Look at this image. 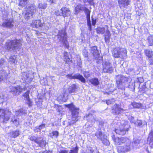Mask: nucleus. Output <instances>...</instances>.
I'll return each mask as SVG.
<instances>
[{
    "label": "nucleus",
    "instance_id": "nucleus-1",
    "mask_svg": "<svg viewBox=\"0 0 153 153\" xmlns=\"http://www.w3.org/2000/svg\"><path fill=\"white\" fill-rule=\"evenodd\" d=\"M66 106L69 108L71 111L72 118L70 122L71 124H73L80 118L79 116V108L76 107L73 104L67 105Z\"/></svg>",
    "mask_w": 153,
    "mask_h": 153
},
{
    "label": "nucleus",
    "instance_id": "nucleus-2",
    "mask_svg": "<svg viewBox=\"0 0 153 153\" xmlns=\"http://www.w3.org/2000/svg\"><path fill=\"white\" fill-rule=\"evenodd\" d=\"M7 48L8 49H12L16 50H19L22 46V42L21 40L15 39L14 40H8L6 43Z\"/></svg>",
    "mask_w": 153,
    "mask_h": 153
},
{
    "label": "nucleus",
    "instance_id": "nucleus-3",
    "mask_svg": "<svg viewBox=\"0 0 153 153\" xmlns=\"http://www.w3.org/2000/svg\"><path fill=\"white\" fill-rule=\"evenodd\" d=\"M57 36L59 40L60 41H62L65 47L68 48L69 46L67 40L66 33L64 30L59 31Z\"/></svg>",
    "mask_w": 153,
    "mask_h": 153
},
{
    "label": "nucleus",
    "instance_id": "nucleus-4",
    "mask_svg": "<svg viewBox=\"0 0 153 153\" xmlns=\"http://www.w3.org/2000/svg\"><path fill=\"white\" fill-rule=\"evenodd\" d=\"M11 115V113L8 110L0 109V119L3 122L7 121Z\"/></svg>",
    "mask_w": 153,
    "mask_h": 153
},
{
    "label": "nucleus",
    "instance_id": "nucleus-5",
    "mask_svg": "<svg viewBox=\"0 0 153 153\" xmlns=\"http://www.w3.org/2000/svg\"><path fill=\"white\" fill-rule=\"evenodd\" d=\"M102 65V71L104 73L111 74L113 72L114 68L113 66L108 61L103 62Z\"/></svg>",
    "mask_w": 153,
    "mask_h": 153
},
{
    "label": "nucleus",
    "instance_id": "nucleus-6",
    "mask_svg": "<svg viewBox=\"0 0 153 153\" xmlns=\"http://www.w3.org/2000/svg\"><path fill=\"white\" fill-rule=\"evenodd\" d=\"M27 9L25 14V18L26 20H28L32 17L36 11V7L34 5H31Z\"/></svg>",
    "mask_w": 153,
    "mask_h": 153
},
{
    "label": "nucleus",
    "instance_id": "nucleus-7",
    "mask_svg": "<svg viewBox=\"0 0 153 153\" xmlns=\"http://www.w3.org/2000/svg\"><path fill=\"white\" fill-rule=\"evenodd\" d=\"M33 73L32 71L25 72L22 74V79L23 81L27 83L31 82L33 77Z\"/></svg>",
    "mask_w": 153,
    "mask_h": 153
},
{
    "label": "nucleus",
    "instance_id": "nucleus-8",
    "mask_svg": "<svg viewBox=\"0 0 153 153\" xmlns=\"http://www.w3.org/2000/svg\"><path fill=\"white\" fill-rule=\"evenodd\" d=\"M131 144H126L123 146H119L117 147L118 152L126 153L130 152L131 148Z\"/></svg>",
    "mask_w": 153,
    "mask_h": 153
},
{
    "label": "nucleus",
    "instance_id": "nucleus-9",
    "mask_svg": "<svg viewBox=\"0 0 153 153\" xmlns=\"http://www.w3.org/2000/svg\"><path fill=\"white\" fill-rule=\"evenodd\" d=\"M67 78L70 79H78L82 83H85L86 80L83 76L79 74H77L74 75L72 74H68L66 76Z\"/></svg>",
    "mask_w": 153,
    "mask_h": 153
},
{
    "label": "nucleus",
    "instance_id": "nucleus-10",
    "mask_svg": "<svg viewBox=\"0 0 153 153\" xmlns=\"http://www.w3.org/2000/svg\"><path fill=\"white\" fill-rule=\"evenodd\" d=\"M26 89V88H23L19 85H18L16 87H11L10 88V91L12 93L13 95H18Z\"/></svg>",
    "mask_w": 153,
    "mask_h": 153
},
{
    "label": "nucleus",
    "instance_id": "nucleus-11",
    "mask_svg": "<svg viewBox=\"0 0 153 153\" xmlns=\"http://www.w3.org/2000/svg\"><path fill=\"white\" fill-rule=\"evenodd\" d=\"M90 11L88 8H86L85 9V13L86 15L87 24L88 26V29L90 31L92 30L91 22L90 19Z\"/></svg>",
    "mask_w": 153,
    "mask_h": 153
},
{
    "label": "nucleus",
    "instance_id": "nucleus-12",
    "mask_svg": "<svg viewBox=\"0 0 153 153\" xmlns=\"http://www.w3.org/2000/svg\"><path fill=\"white\" fill-rule=\"evenodd\" d=\"M128 78L125 76L118 75L116 77L117 84H125L128 81Z\"/></svg>",
    "mask_w": 153,
    "mask_h": 153
},
{
    "label": "nucleus",
    "instance_id": "nucleus-13",
    "mask_svg": "<svg viewBox=\"0 0 153 153\" xmlns=\"http://www.w3.org/2000/svg\"><path fill=\"white\" fill-rule=\"evenodd\" d=\"M8 71L7 70H0V82L7 79L8 76Z\"/></svg>",
    "mask_w": 153,
    "mask_h": 153
},
{
    "label": "nucleus",
    "instance_id": "nucleus-14",
    "mask_svg": "<svg viewBox=\"0 0 153 153\" xmlns=\"http://www.w3.org/2000/svg\"><path fill=\"white\" fill-rule=\"evenodd\" d=\"M131 1L130 0H119L118 3L120 7L126 8L130 4Z\"/></svg>",
    "mask_w": 153,
    "mask_h": 153
},
{
    "label": "nucleus",
    "instance_id": "nucleus-15",
    "mask_svg": "<svg viewBox=\"0 0 153 153\" xmlns=\"http://www.w3.org/2000/svg\"><path fill=\"white\" fill-rule=\"evenodd\" d=\"M122 110L123 109L120 107L119 105L115 104L113 106L112 113L115 115L118 114H119Z\"/></svg>",
    "mask_w": 153,
    "mask_h": 153
},
{
    "label": "nucleus",
    "instance_id": "nucleus-16",
    "mask_svg": "<svg viewBox=\"0 0 153 153\" xmlns=\"http://www.w3.org/2000/svg\"><path fill=\"white\" fill-rule=\"evenodd\" d=\"M130 118H131V122L134 123L135 126L140 127L142 125H143L142 126H143L145 125L146 126H147V123L146 122H145L142 123L141 120H137V122H134V118L132 117H131Z\"/></svg>",
    "mask_w": 153,
    "mask_h": 153
},
{
    "label": "nucleus",
    "instance_id": "nucleus-17",
    "mask_svg": "<svg viewBox=\"0 0 153 153\" xmlns=\"http://www.w3.org/2000/svg\"><path fill=\"white\" fill-rule=\"evenodd\" d=\"M39 146L44 147L46 144V142L45 139L42 137H38V140L36 143Z\"/></svg>",
    "mask_w": 153,
    "mask_h": 153
},
{
    "label": "nucleus",
    "instance_id": "nucleus-18",
    "mask_svg": "<svg viewBox=\"0 0 153 153\" xmlns=\"http://www.w3.org/2000/svg\"><path fill=\"white\" fill-rule=\"evenodd\" d=\"M31 25L33 27L38 28L39 27H41L43 25V24L39 20H37L33 21Z\"/></svg>",
    "mask_w": 153,
    "mask_h": 153
},
{
    "label": "nucleus",
    "instance_id": "nucleus-19",
    "mask_svg": "<svg viewBox=\"0 0 153 153\" xmlns=\"http://www.w3.org/2000/svg\"><path fill=\"white\" fill-rule=\"evenodd\" d=\"M13 22L11 20H7L3 22L1 26L8 28H10L13 26L12 24Z\"/></svg>",
    "mask_w": 153,
    "mask_h": 153
},
{
    "label": "nucleus",
    "instance_id": "nucleus-20",
    "mask_svg": "<svg viewBox=\"0 0 153 153\" xmlns=\"http://www.w3.org/2000/svg\"><path fill=\"white\" fill-rule=\"evenodd\" d=\"M29 91H27L23 94V96L24 97V99L26 100V103L28 104L29 106H30L32 105V102L29 98Z\"/></svg>",
    "mask_w": 153,
    "mask_h": 153
},
{
    "label": "nucleus",
    "instance_id": "nucleus-21",
    "mask_svg": "<svg viewBox=\"0 0 153 153\" xmlns=\"http://www.w3.org/2000/svg\"><path fill=\"white\" fill-rule=\"evenodd\" d=\"M60 11L62 12V14L65 17L70 16L71 12L68 8L66 7H63L60 10Z\"/></svg>",
    "mask_w": 153,
    "mask_h": 153
},
{
    "label": "nucleus",
    "instance_id": "nucleus-22",
    "mask_svg": "<svg viewBox=\"0 0 153 153\" xmlns=\"http://www.w3.org/2000/svg\"><path fill=\"white\" fill-rule=\"evenodd\" d=\"M126 131H127L126 129H125L124 128L121 126L115 130V132L116 134L121 135H124Z\"/></svg>",
    "mask_w": 153,
    "mask_h": 153
},
{
    "label": "nucleus",
    "instance_id": "nucleus-23",
    "mask_svg": "<svg viewBox=\"0 0 153 153\" xmlns=\"http://www.w3.org/2000/svg\"><path fill=\"white\" fill-rule=\"evenodd\" d=\"M78 87L75 84H73L70 86L68 88L69 92L70 94H74L76 93L77 91Z\"/></svg>",
    "mask_w": 153,
    "mask_h": 153
},
{
    "label": "nucleus",
    "instance_id": "nucleus-24",
    "mask_svg": "<svg viewBox=\"0 0 153 153\" xmlns=\"http://www.w3.org/2000/svg\"><path fill=\"white\" fill-rule=\"evenodd\" d=\"M90 50L91 53L93 54L94 57L96 56V57L97 58V56L98 57V56L100 55L98 51L97 50V48L96 46H94L92 47H91Z\"/></svg>",
    "mask_w": 153,
    "mask_h": 153
},
{
    "label": "nucleus",
    "instance_id": "nucleus-25",
    "mask_svg": "<svg viewBox=\"0 0 153 153\" xmlns=\"http://www.w3.org/2000/svg\"><path fill=\"white\" fill-rule=\"evenodd\" d=\"M148 142H149L150 147L153 148V131L150 132L149 134Z\"/></svg>",
    "mask_w": 153,
    "mask_h": 153
},
{
    "label": "nucleus",
    "instance_id": "nucleus-26",
    "mask_svg": "<svg viewBox=\"0 0 153 153\" xmlns=\"http://www.w3.org/2000/svg\"><path fill=\"white\" fill-rule=\"evenodd\" d=\"M120 57L123 59H126L127 57V51L125 48H120Z\"/></svg>",
    "mask_w": 153,
    "mask_h": 153
},
{
    "label": "nucleus",
    "instance_id": "nucleus-27",
    "mask_svg": "<svg viewBox=\"0 0 153 153\" xmlns=\"http://www.w3.org/2000/svg\"><path fill=\"white\" fill-rule=\"evenodd\" d=\"M120 48H115L113 50L112 52V55L115 58H118L120 57Z\"/></svg>",
    "mask_w": 153,
    "mask_h": 153
},
{
    "label": "nucleus",
    "instance_id": "nucleus-28",
    "mask_svg": "<svg viewBox=\"0 0 153 153\" xmlns=\"http://www.w3.org/2000/svg\"><path fill=\"white\" fill-rule=\"evenodd\" d=\"M68 95L65 93L62 94L61 95L57 97L58 100L65 102L68 99Z\"/></svg>",
    "mask_w": 153,
    "mask_h": 153
},
{
    "label": "nucleus",
    "instance_id": "nucleus-29",
    "mask_svg": "<svg viewBox=\"0 0 153 153\" xmlns=\"http://www.w3.org/2000/svg\"><path fill=\"white\" fill-rule=\"evenodd\" d=\"M95 135L98 139L100 140H102V138L105 136L104 134L101 132L100 130L96 132Z\"/></svg>",
    "mask_w": 153,
    "mask_h": 153
},
{
    "label": "nucleus",
    "instance_id": "nucleus-30",
    "mask_svg": "<svg viewBox=\"0 0 153 153\" xmlns=\"http://www.w3.org/2000/svg\"><path fill=\"white\" fill-rule=\"evenodd\" d=\"M121 126L124 128L127 131H128L129 125L128 124V123L126 121L123 120L121 121Z\"/></svg>",
    "mask_w": 153,
    "mask_h": 153
},
{
    "label": "nucleus",
    "instance_id": "nucleus-31",
    "mask_svg": "<svg viewBox=\"0 0 153 153\" xmlns=\"http://www.w3.org/2000/svg\"><path fill=\"white\" fill-rule=\"evenodd\" d=\"M9 136L11 138H15L18 137L19 134V131L16 130L11 132L9 134Z\"/></svg>",
    "mask_w": 153,
    "mask_h": 153
},
{
    "label": "nucleus",
    "instance_id": "nucleus-32",
    "mask_svg": "<svg viewBox=\"0 0 153 153\" xmlns=\"http://www.w3.org/2000/svg\"><path fill=\"white\" fill-rule=\"evenodd\" d=\"M120 140L122 142V144H124L125 145L126 144H131V141L126 137H121L120 138Z\"/></svg>",
    "mask_w": 153,
    "mask_h": 153
},
{
    "label": "nucleus",
    "instance_id": "nucleus-33",
    "mask_svg": "<svg viewBox=\"0 0 153 153\" xmlns=\"http://www.w3.org/2000/svg\"><path fill=\"white\" fill-rule=\"evenodd\" d=\"M90 82L92 85L95 86H97L99 84V81L97 78H92L89 80Z\"/></svg>",
    "mask_w": 153,
    "mask_h": 153
},
{
    "label": "nucleus",
    "instance_id": "nucleus-34",
    "mask_svg": "<svg viewBox=\"0 0 153 153\" xmlns=\"http://www.w3.org/2000/svg\"><path fill=\"white\" fill-rule=\"evenodd\" d=\"M144 52L146 56L149 58L152 57L153 55V52L151 50L146 49L145 50Z\"/></svg>",
    "mask_w": 153,
    "mask_h": 153
},
{
    "label": "nucleus",
    "instance_id": "nucleus-35",
    "mask_svg": "<svg viewBox=\"0 0 153 153\" xmlns=\"http://www.w3.org/2000/svg\"><path fill=\"white\" fill-rule=\"evenodd\" d=\"M26 114V111L23 109H21L16 111L15 114L16 115H22Z\"/></svg>",
    "mask_w": 153,
    "mask_h": 153
},
{
    "label": "nucleus",
    "instance_id": "nucleus-36",
    "mask_svg": "<svg viewBox=\"0 0 153 153\" xmlns=\"http://www.w3.org/2000/svg\"><path fill=\"white\" fill-rule=\"evenodd\" d=\"M86 118L88 121L91 122L92 123H94L95 120L94 119V116L92 114H89L88 116L86 117Z\"/></svg>",
    "mask_w": 153,
    "mask_h": 153
},
{
    "label": "nucleus",
    "instance_id": "nucleus-37",
    "mask_svg": "<svg viewBox=\"0 0 153 153\" xmlns=\"http://www.w3.org/2000/svg\"><path fill=\"white\" fill-rule=\"evenodd\" d=\"M84 10V7L81 4H78L75 8V14H77L78 13L79 11L83 10Z\"/></svg>",
    "mask_w": 153,
    "mask_h": 153
},
{
    "label": "nucleus",
    "instance_id": "nucleus-38",
    "mask_svg": "<svg viewBox=\"0 0 153 153\" xmlns=\"http://www.w3.org/2000/svg\"><path fill=\"white\" fill-rule=\"evenodd\" d=\"M113 137H114V136L112 138L113 139L115 144L117 145H121L122 144V142L120 140V138L117 137L114 139Z\"/></svg>",
    "mask_w": 153,
    "mask_h": 153
},
{
    "label": "nucleus",
    "instance_id": "nucleus-39",
    "mask_svg": "<svg viewBox=\"0 0 153 153\" xmlns=\"http://www.w3.org/2000/svg\"><path fill=\"white\" fill-rule=\"evenodd\" d=\"M64 56L65 61L66 62V63L68 64V62L70 60V59L67 52H64Z\"/></svg>",
    "mask_w": 153,
    "mask_h": 153
},
{
    "label": "nucleus",
    "instance_id": "nucleus-40",
    "mask_svg": "<svg viewBox=\"0 0 153 153\" xmlns=\"http://www.w3.org/2000/svg\"><path fill=\"white\" fill-rule=\"evenodd\" d=\"M59 135V132L57 131H52L51 133H50L49 136L51 138H53L54 137H57Z\"/></svg>",
    "mask_w": 153,
    "mask_h": 153
},
{
    "label": "nucleus",
    "instance_id": "nucleus-41",
    "mask_svg": "<svg viewBox=\"0 0 153 153\" xmlns=\"http://www.w3.org/2000/svg\"><path fill=\"white\" fill-rule=\"evenodd\" d=\"M97 33L102 34L105 32V29L104 27H98L97 30Z\"/></svg>",
    "mask_w": 153,
    "mask_h": 153
},
{
    "label": "nucleus",
    "instance_id": "nucleus-42",
    "mask_svg": "<svg viewBox=\"0 0 153 153\" xmlns=\"http://www.w3.org/2000/svg\"><path fill=\"white\" fill-rule=\"evenodd\" d=\"M132 105L134 108H141L142 105L139 103L133 102L132 103Z\"/></svg>",
    "mask_w": 153,
    "mask_h": 153
},
{
    "label": "nucleus",
    "instance_id": "nucleus-43",
    "mask_svg": "<svg viewBox=\"0 0 153 153\" xmlns=\"http://www.w3.org/2000/svg\"><path fill=\"white\" fill-rule=\"evenodd\" d=\"M38 8L40 9H45L47 7V4L45 3H40L39 4Z\"/></svg>",
    "mask_w": 153,
    "mask_h": 153
},
{
    "label": "nucleus",
    "instance_id": "nucleus-44",
    "mask_svg": "<svg viewBox=\"0 0 153 153\" xmlns=\"http://www.w3.org/2000/svg\"><path fill=\"white\" fill-rule=\"evenodd\" d=\"M16 57L15 56H11L10 58L8 60L9 62H10L16 64L17 62L16 60Z\"/></svg>",
    "mask_w": 153,
    "mask_h": 153
},
{
    "label": "nucleus",
    "instance_id": "nucleus-45",
    "mask_svg": "<svg viewBox=\"0 0 153 153\" xmlns=\"http://www.w3.org/2000/svg\"><path fill=\"white\" fill-rule=\"evenodd\" d=\"M148 40L149 45H153V36H149L148 38Z\"/></svg>",
    "mask_w": 153,
    "mask_h": 153
},
{
    "label": "nucleus",
    "instance_id": "nucleus-46",
    "mask_svg": "<svg viewBox=\"0 0 153 153\" xmlns=\"http://www.w3.org/2000/svg\"><path fill=\"white\" fill-rule=\"evenodd\" d=\"M101 140L102 141V143L105 145H108L110 144L109 140L105 139V136Z\"/></svg>",
    "mask_w": 153,
    "mask_h": 153
},
{
    "label": "nucleus",
    "instance_id": "nucleus-47",
    "mask_svg": "<svg viewBox=\"0 0 153 153\" xmlns=\"http://www.w3.org/2000/svg\"><path fill=\"white\" fill-rule=\"evenodd\" d=\"M96 56H94V58H95V59H96V62L97 63H99L102 62V58L100 56H98V57L97 56V57L96 58Z\"/></svg>",
    "mask_w": 153,
    "mask_h": 153
},
{
    "label": "nucleus",
    "instance_id": "nucleus-48",
    "mask_svg": "<svg viewBox=\"0 0 153 153\" xmlns=\"http://www.w3.org/2000/svg\"><path fill=\"white\" fill-rule=\"evenodd\" d=\"M11 121L16 126H18L19 124V121L17 120V118H16L15 117L12 118Z\"/></svg>",
    "mask_w": 153,
    "mask_h": 153
},
{
    "label": "nucleus",
    "instance_id": "nucleus-49",
    "mask_svg": "<svg viewBox=\"0 0 153 153\" xmlns=\"http://www.w3.org/2000/svg\"><path fill=\"white\" fill-rule=\"evenodd\" d=\"M78 148L76 146L75 148L70 150L69 153H77L78 152Z\"/></svg>",
    "mask_w": 153,
    "mask_h": 153
},
{
    "label": "nucleus",
    "instance_id": "nucleus-50",
    "mask_svg": "<svg viewBox=\"0 0 153 153\" xmlns=\"http://www.w3.org/2000/svg\"><path fill=\"white\" fill-rule=\"evenodd\" d=\"M125 84H117V87L119 89H123L125 88Z\"/></svg>",
    "mask_w": 153,
    "mask_h": 153
},
{
    "label": "nucleus",
    "instance_id": "nucleus-51",
    "mask_svg": "<svg viewBox=\"0 0 153 153\" xmlns=\"http://www.w3.org/2000/svg\"><path fill=\"white\" fill-rule=\"evenodd\" d=\"M29 138L31 140L35 143H36L38 140V138H37L36 137L34 136H30L29 137Z\"/></svg>",
    "mask_w": 153,
    "mask_h": 153
},
{
    "label": "nucleus",
    "instance_id": "nucleus-52",
    "mask_svg": "<svg viewBox=\"0 0 153 153\" xmlns=\"http://www.w3.org/2000/svg\"><path fill=\"white\" fill-rule=\"evenodd\" d=\"M106 103L108 105H109L113 102H114L115 101V100L114 98H112L111 99H109L108 100H106Z\"/></svg>",
    "mask_w": 153,
    "mask_h": 153
},
{
    "label": "nucleus",
    "instance_id": "nucleus-53",
    "mask_svg": "<svg viewBox=\"0 0 153 153\" xmlns=\"http://www.w3.org/2000/svg\"><path fill=\"white\" fill-rule=\"evenodd\" d=\"M83 75L86 78H88L90 76L89 73L88 72L85 71L83 72Z\"/></svg>",
    "mask_w": 153,
    "mask_h": 153
},
{
    "label": "nucleus",
    "instance_id": "nucleus-54",
    "mask_svg": "<svg viewBox=\"0 0 153 153\" xmlns=\"http://www.w3.org/2000/svg\"><path fill=\"white\" fill-rule=\"evenodd\" d=\"M5 61L4 59H0V67H2L4 64Z\"/></svg>",
    "mask_w": 153,
    "mask_h": 153
},
{
    "label": "nucleus",
    "instance_id": "nucleus-55",
    "mask_svg": "<svg viewBox=\"0 0 153 153\" xmlns=\"http://www.w3.org/2000/svg\"><path fill=\"white\" fill-rule=\"evenodd\" d=\"M55 14L57 16H61L62 15V12L60 11V10H56V11H55Z\"/></svg>",
    "mask_w": 153,
    "mask_h": 153
},
{
    "label": "nucleus",
    "instance_id": "nucleus-56",
    "mask_svg": "<svg viewBox=\"0 0 153 153\" xmlns=\"http://www.w3.org/2000/svg\"><path fill=\"white\" fill-rule=\"evenodd\" d=\"M146 88H140L139 90V92L141 93H145Z\"/></svg>",
    "mask_w": 153,
    "mask_h": 153
},
{
    "label": "nucleus",
    "instance_id": "nucleus-57",
    "mask_svg": "<svg viewBox=\"0 0 153 153\" xmlns=\"http://www.w3.org/2000/svg\"><path fill=\"white\" fill-rule=\"evenodd\" d=\"M140 141V140L139 139H133V142L136 145L139 144Z\"/></svg>",
    "mask_w": 153,
    "mask_h": 153
},
{
    "label": "nucleus",
    "instance_id": "nucleus-58",
    "mask_svg": "<svg viewBox=\"0 0 153 153\" xmlns=\"http://www.w3.org/2000/svg\"><path fill=\"white\" fill-rule=\"evenodd\" d=\"M19 4L21 6H25V5L26 4L25 3L23 2V1L22 0H19Z\"/></svg>",
    "mask_w": 153,
    "mask_h": 153
},
{
    "label": "nucleus",
    "instance_id": "nucleus-59",
    "mask_svg": "<svg viewBox=\"0 0 153 153\" xmlns=\"http://www.w3.org/2000/svg\"><path fill=\"white\" fill-rule=\"evenodd\" d=\"M82 54L83 56L85 57H87L88 56V52L86 50H84L83 51Z\"/></svg>",
    "mask_w": 153,
    "mask_h": 153
},
{
    "label": "nucleus",
    "instance_id": "nucleus-60",
    "mask_svg": "<svg viewBox=\"0 0 153 153\" xmlns=\"http://www.w3.org/2000/svg\"><path fill=\"white\" fill-rule=\"evenodd\" d=\"M105 40L106 42L108 43L109 41V38L110 36H105Z\"/></svg>",
    "mask_w": 153,
    "mask_h": 153
},
{
    "label": "nucleus",
    "instance_id": "nucleus-61",
    "mask_svg": "<svg viewBox=\"0 0 153 153\" xmlns=\"http://www.w3.org/2000/svg\"><path fill=\"white\" fill-rule=\"evenodd\" d=\"M96 23V20L95 19L92 18V23L93 26H94Z\"/></svg>",
    "mask_w": 153,
    "mask_h": 153
},
{
    "label": "nucleus",
    "instance_id": "nucleus-62",
    "mask_svg": "<svg viewBox=\"0 0 153 153\" xmlns=\"http://www.w3.org/2000/svg\"><path fill=\"white\" fill-rule=\"evenodd\" d=\"M59 153H69L68 150H61Z\"/></svg>",
    "mask_w": 153,
    "mask_h": 153
},
{
    "label": "nucleus",
    "instance_id": "nucleus-63",
    "mask_svg": "<svg viewBox=\"0 0 153 153\" xmlns=\"http://www.w3.org/2000/svg\"><path fill=\"white\" fill-rule=\"evenodd\" d=\"M45 127V124H42L38 126L40 130L44 128Z\"/></svg>",
    "mask_w": 153,
    "mask_h": 153
},
{
    "label": "nucleus",
    "instance_id": "nucleus-64",
    "mask_svg": "<svg viewBox=\"0 0 153 153\" xmlns=\"http://www.w3.org/2000/svg\"><path fill=\"white\" fill-rule=\"evenodd\" d=\"M40 130L39 129L38 126H37L34 129V131L35 132H38Z\"/></svg>",
    "mask_w": 153,
    "mask_h": 153
}]
</instances>
